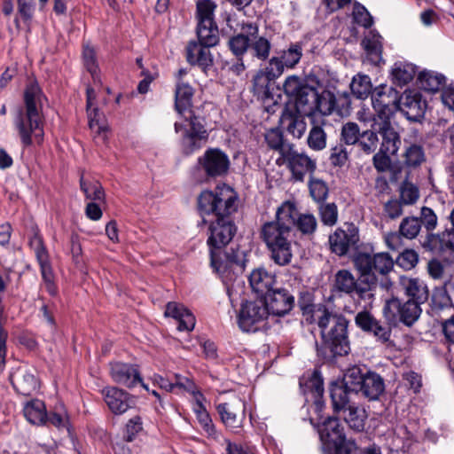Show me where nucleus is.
Wrapping results in <instances>:
<instances>
[{"label": "nucleus", "mask_w": 454, "mask_h": 454, "mask_svg": "<svg viewBox=\"0 0 454 454\" xmlns=\"http://www.w3.org/2000/svg\"><path fill=\"white\" fill-rule=\"evenodd\" d=\"M194 90L188 81H176L175 91V108L181 117L176 121L175 131L180 134L181 148L184 154L190 155L206 145L208 132L201 117L196 114L192 106Z\"/></svg>", "instance_id": "nucleus-1"}, {"label": "nucleus", "mask_w": 454, "mask_h": 454, "mask_svg": "<svg viewBox=\"0 0 454 454\" xmlns=\"http://www.w3.org/2000/svg\"><path fill=\"white\" fill-rule=\"evenodd\" d=\"M45 98L36 82H30L24 91L25 107L20 108L14 119L15 127L25 146L33 142L41 144L43 137V105Z\"/></svg>", "instance_id": "nucleus-2"}, {"label": "nucleus", "mask_w": 454, "mask_h": 454, "mask_svg": "<svg viewBox=\"0 0 454 454\" xmlns=\"http://www.w3.org/2000/svg\"><path fill=\"white\" fill-rule=\"evenodd\" d=\"M237 228L231 219L220 218L212 222L209 226L207 245L210 248L211 267L217 272L224 282L231 281L235 270H242L239 260L226 256L222 260L221 252L233 239Z\"/></svg>", "instance_id": "nucleus-3"}, {"label": "nucleus", "mask_w": 454, "mask_h": 454, "mask_svg": "<svg viewBox=\"0 0 454 454\" xmlns=\"http://www.w3.org/2000/svg\"><path fill=\"white\" fill-rule=\"evenodd\" d=\"M260 238L264 243L270 259L278 266L289 265L294 257L291 226L278 219L264 223L260 229Z\"/></svg>", "instance_id": "nucleus-4"}, {"label": "nucleus", "mask_w": 454, "mask_h": 454, "mask_svg": "<svg viewBox=\"0 0 454 454\" xmlns=\"http://www.w3.org/2000/svg\"><path fill=\"white\" fill-rule=\"evenodd\" d=\"M317 323L321 333L324 345L333 356L347 355L350 349L348 335V321L344 316L325 310L316 315Z\"/></svg>", "instance_id": "nucleus-5"}, {"label": "nucleus", "mask_w": 454, "mask_h": 454, "mask_svg": "<svg viewBox=\"0 0 454 454\" xmlns=\"http://www.w3.org/2000/svg\"><path fill=\"white\" fill-rule=\"evenodd\" d=\"M198 208L202 215H214L216 219H231L237 211V195L227 185L217 186L214 191H203L198 197Z\"/></svg>", "instance_id": "nucleus-6"}, {"label": "nucleus", "mask_w": 454, "mask_h": 454, "mask_svg": "<svg viewBox=\"0 0 454 454\" xmlns=\"http://www.w3.org/2000/svg\"><path fill=\"white\" fill-rule=\"evenodd\" d=\"M339 384L353 396L361 393L370 401L379 399L385 390L384 380L380 374L371 371L364 372L357 366L349 368L344 374L343 382Z\"/></svg>", "instance_id": "nucleus-7"}, {"label": "nucleus", "mask_w": 454, "mask_h": 454, "mask_svg": "<svg viewBox=\"0 0 454 454\" xmlns=\"http://www.w3.org/2000/svg\"><path fill=\"white\" fill-rule=\"evenodd\" d=\"M330 396L333 411L341 414L350 428L356 432L363 431L367 414L364 408L355 402V396L347 392L339 383L331 385Z\"/></svg>", "instance_id": "nucleus-8"}, {"label": "nucleus", "mask_w": 454, "mask_h": 454, "mask_svg": "<svg viewBox=\"0 0 454 454\" xmlns=\"http://www.w3.org/2000/svg\"><path fill=\"white\" fill-rule=\"evenodd\" d=\"M355 269L366 285H375L378 276H385L394 268V260L387 253L370 254L356 251L352 258Z\"/></svg>", "instance_id": "nucleus-9"}, {"label": "nucleus", "mask_w": 454, "mask_h": 454, "mask_svg": "<svg viewBox=\"0 0 454 454\" xmlns=\"http://www.w3.org/2000/svg\"><path fill=\"white\" fill-rule=\"evenodd\" d=\"M269 308L263 299L247 301L241 304L238 325L241 331L255 333L264 329L269 317Z\"/></svg>", "instance_id": "nucleus-10"}, {"label": "nucleus", "mask_w": 454, "mask_h": 454, "mask_svg": "<svg viewBox=\"0 0 454 454\" xmlns=\"http://www.w3.org/2000/svg\"><path fill=\"white\" fill-rule=\"evenodd\" d=\"M400 97L396 90L380 85L372 91V104L375 110L373 121L390 120L399 108Z\"/></svg>", "instance_id": "nucleus-11"}, {"label": "nucleus", "mask_w": 454, "mask_h": 454, "mask_svg": "<svg viewBox=\"0 0 454 454\" xmlns=\"http://www.w3.org/2000/svg\"><path fill=\"white\" fill-rule=\"evenodd\" d=\"M421 304L413 300L402 301L398 298H392L387 301L383 308V314L390 322H395L399 318L402 323L411 326L420 317L422 312Z\"/></svg>", "instance_id": "nucleus-12"}, {"label": "nucleus", "mask_w": 454, "mask_h": 454, "mask_svg": "<svg viewBox=\"0 0 454 454\" xmlns=\"http://www.w3.org/2000/svg\"><path fill=\"white\" fill-rule=\"evenodd\" d=\"M277 217L286 221L288 225L295 227L302 235L309 237L315 233L317 227V218L312 214H301L290 201L284 202L278 207Z\"/></svg>", "instance_id": "nucleus-13"}, {"label": "nucleus", "mask_w": 454, "mask_h": 454, "mask_svg": "<svg viewBox=\"0 0 454 454\" xmlns=\"http://www.w3.org/2000/svg\"><path fill=\"white\" fill-rule=\"evenodd\" d=\"M328 241L333 253L344 256L350 249H357L360 241L358 228L354 223H345L329 236Z\"/></svg>", "instance_id": "nucleus-14"}, {"label": "nucleus", "mask_w": 454, "mask_h": 454, "mask_svg": "<svg viewBox=\"0 0 454 454\" xmlns=\"http://www.w3.org/2000/svg\"><path fill=\"white\" fill-rule=\"evenodd\" d=\"M333 287L346 294H356L362 300H371L373 297L372 289L364 280L358 283L353 273L348 270H338L333 278Z\"/></svg>", "instance_id": "nucleus-15"}, {"label": "nucleus", "mask_w": 454, "mask_h": 454, "mask_svg": "<svg viewBox=\"0 0 454 454\" xmlns=\"http://www.w3.org/2000/svg\"><path fill=\"white\" fill-rule=\"evenodd\" d=\"M282 158L296 181H302L306 174L312 173L316 168V162L307 154L297 152L293 145L288 144L282 149Z\"/></svg>", "instance_id": "nucleus-16"}, {"label": "nucleus", "mask_w": 454, "mask_h": 454, "mask_svg": "<svg viewBox=\"0 0 454 454\" xmlns=\"http://www.w3.org/2000/svg\"><path fill=\"white\" fill-rule=\"evenodd\" d=\"M216 410L225 427L233 432H239L245 419V403L240 398L234 397L229 402L219 403Z\"/></svg>", "instance_id": "nucleus-17"}, {"label": "nucleus", "mask_w": 454, "mask_h": 454, "mask_svg": "<svg viewBox=\"0 0 454 454\" xmlns=\"http://www.w3.org/2000/svg\"><path fill=\"white\" fill-rule=\"evenodd\" d=\"M199 163L205 173L211 177L225 175L230 168L228 155L218 148H209L199 158Z\"/></svg>", "instance_id": "nucleus-18"}, {"label": "nucleus", "mask_w": 454, "mask_h": 454, "mask_svg": "<svg viewBox=\"0 0 454 454\" xmlns=\"http://www.w3.org/2000/svg\"><path fill=\"white\" fill-rule=\"evenodd\" d=\"M372 128L381 136L380 153L395 155L400 148L401 139L390 120L373 121Z\"/></svg>", "instance_id": "nucleus-19"}, {"label": "nucleus", "mask_w": 454, "mask_h": 454, "mask_svg": "<svg viewBox=\"0 0 454 454\" xmlns=\"http://www.w3.org/2000/svg\"><path fill=\"white\" fill-rule=\"evenodd\" d=\"M273 82L274 80L262 69L255 74L252 81L253 93L262 101L265 110L270 114L275 113L276 107L279 106L276 100L273 101L272 104L270 103V101L273 100L270 92V87Z\"/></svg>", "instance_id": "nucleus-20"}, {"label": "nucleus", "mask_w": 454, "mask_h": 454, "mask_svg": "<svg viewBox=\"0 0 454 454\" xmlns=\"http://www.w3.org/2000/svg\"><path fill=\"white\" fill-rule=\"evenodd\" d=\"M267 302L269 313L283 316L288 313L294 304V297L286 289L271 290L262 298Z\"/></svg>", "instance_id": "nucleus-21"}, {"label": "nucleus", "mask_w": 454, "mask_h": 454, "mask_svg": "<svg viewBox=\"0 0 454 454\" xmlns=\"http://www.w3.org/2000/svg\"><path fill=\"white\" fill-rule=\"evenodd\" d=\"M87 94V113L89 119V126L91 131L95 134V136L100 138L102 141H106V132L107 130V125L101 116L98 109L97 107H93L95 105L96 93L95 90L88 87L86 90Z\"/></svg>", "instance_id": "nucleus-22"}, {"label": "nucleus", "mask_w": 454, "mask_h": 454, "mask_svg": "<svg viewBox=\"0 0 454 454\" xmlns=\"http://www.w3.org/2000/svg\"><path fill=\"white\" fill-rule=\"evenodd\" d=\"M110 373L116 383L127 387H133L142 381L137 368L132 364L121 362L112 363Z\"/></svg>", "instance_id": "nucleus-23"}, {"label": "nucleus", "mask_w": 454, "mask_h": 454, "mask_svg": "<svg viewBox=\"0 0 454 454\" xmlns=\"http://www.w3.org/2000/svg\"><path fill=\"white\" fill-rule=\"evenodd\" d=\"M304 115L290 108H285L282 112L281 125L294 138H301L307 129Z\"/></svg>", "instance_id": "nucleus-24"}, {"label": "nucleus", "mask_w": 454, "mask_h": 454, "mask_svg": "<svg viewBox=\"0 0 454 454\" xmlns=\"http://www.w3.org/2000/svg\"><path fill=\"white\" fill-rule=\"evenodd\" d=\"M166 317H171L178 322L179 331H192L195 326V317L183 304L169 301L164 312Z\"/></svg>", "instance_id": "nucleus-25"}, {"label": "nucleus", "mask_w": 454, "mask_h": 454, "mask_svg": "<svg viewBox=\"0 0 454 454\" xmlns=\"http://www.w3.org/2000/svg\"><path fill=\"white\" fill-rule=\"evenodd\" d=\"M105 402L114 414H122L131 407L132 401L128 393L117 387H106L103 390Z\"/></svg>", "instance_id": "nucleus-26"}, {"label": "nucleus", "mask_w": 454, "mask_h": 454, "mask_svg": "<svg viewBox=\"0 0 454 454\" xmlns=\"http://www.w3.org/2000/svg\"><path fill=\"white\" fill-rule=\"evenodd\" d=\"M318 433L321 441L327 445L333 447L339 442H343L346 438L344 434V427L341 426L340 420L336 418H328L325 419L318 428Z\"/></svg>", "instance_id": "nucleus-27"}, {"label": "nucleus", "mask_w": 454, "mask_h": 454, "mask_svg": "<svg viewBox=\"0 0 454 454\" xmlns=\"http://www.w3.org/2000/svg\"><path fill=\"white\" fill-rule=\"evenodd\" d=\"M242 29L250 35L249 50L253 55L260 60L267 59L271 48L270 41L263 36H259L257 26L252 23L247 24Z\"/></svg>", "instance_id": "nucleus-28"}, {"label": "nucleus", "mask_w": 454, "mask_h": 454, "mask_svg": "<svg viewBox=\"0 0 454 454\" xmlns=\"http://www.w3.org/2000/svg\"><path fill=\"white\" fill-rule=\"evenodd\" d=\"M249 283L254 292L264 297L272 290L276 283V276L265 268L259 267L250 273Z\"/></svg>", "instance_id": "nucleus-29"}, {"label": "nucleus", "mask_w": 454, "mask_h": 454, "mask_svg": "<svg viewBox=\"0 0 454 454\" xmlns=\"http://www.w3.org/2000/svg\"><path fill=\"white\" fill-rule=\"evenodd\" d=\"M408 120L412 121H420L426 110V102L421 99L418 93L413 95L406 94L403 101L399 102V108Z\"/></svg>", "instance_id": "nucleus-30"}, {"label": "nucleus", "mask_w": 454, "mask_h": 454, "mask_svg": "<svg viewBox=\"0 0 454 454\" xmlns=\"http://www.w3.org/2000/svg\"><path fill=\"white\" fill-rule=\"evenodd\" d=\"M14 388L24 395H29L38 388L35 375L25 368H19L10 375Z\"/></svg>", "instance_id": "nucleus-31"}, {"label": "nucleus", "mask_w": 454, "mask_h": 454, "mask_svg": "<svg viewBox=\"0 0 454 454\" xmlns=\"http://www.w3.org/2000/svg\"><path fill=\"white\" fill-rule=\"evenodd\" d=\"M382 40L379 33L370 31L362 41L366 60L372 65H380L382 62Z\"/></svg>", "instance_id": "nucleus-32"}, {"label": "nucleus", "mask_w": 454, "mask_h": 454, "mask_svg": "<svg viewBox=\"0 0 454 454\" xmlns=\"http://www.w3.org/2000/svg\"><path fill=\"white\" fill-rule=\"evenodd\" d=\"M327 122L325 119L312 117L311 126L307 137L308 146L314 151H322L326 147L327 134L325 127Z\"/></svg>", "instance_id": "nucleus-33"}, {"label": "nucleus", "mask_w": 454, "mask_h": 454, "mask_svg": "<svg viewBox=\"0 0 454 454\" xmlns=\"http://www.w3.org/2000/svg\"><path fill=\"white\" fill-rule=\"evenodd\" d=\"M295 105L290 110L310 115L315 112L317 106V91L311 86H304L301 90L294 97Z\"/></svg>", "instance_id": "nucleus-34"}, {"label": "nucleus", "mask_w": 454, "mask_h": 454, "mask_svg": "<svg viewBox=\"0 0 454 454\" xmlns=\"http://www.w3.org/2000/svg\"><path fill=\"white\" fill-rule=\"evenodd\" d=\"M400 284L404 290L409 300H413L420 303H425L428 300L429 291L427 285L419 278L402 277Z\"/></svg>", "instance_id": "nucleus-35"}, {"label": "nucleus", "mask_w": 454, "mask_h": 454, "mask_svg": "<svg viewBox=\"0 0 454 454\" xmlns=\"http://www.w3.org/2000/svg\"><path fill=\"white\" fill-rule=\"evenodd\" d=\"M201 43L191 42L186 47V59L192 65H198L202 68H207L213 64V59L208 50Z\"/></svg>", "instance_id": "nucleus-36"}, {"label": "nucleus", "mask_w": 454, "mask_h": 454, "mask_svg": "<svg viewBox=\"0 0 454 454\" xmlns=\"http://www.w3.org/2000/svg\"><path fill=\"white\" fill-rule=\"evenodd\" d=\"M427 242L432 250L454 253V229H447L439 234H430Z\"/></svg>", "instance_id": "nucleus-37"}, {"label": "nucleus", "mask_w": 454, "mask_h": 454, "mask_svg": "<svg viewBox=\"0 0 454 454\" xmlns=\"http://www.w3.org/2000/svg\"><path fill=\"white\" fill-rule=\"evenodd\" d=\"M24 416L33 425H43L47 421L46 407L43 401L35 399L26 403Z\"/></svg>", "instance_id": "nucleus-38"}, {"label": "nucleus", "mask_w": 454, "mask_h": 454, "mask_svg": "<svg viewBox=\"0 0 454 454\" xmlns=\"http://www.w3.org/2000/svg\"><path fill=\"white\" fill-rule=\"evenodd\" d=\"M419 86L422 90L436 92L445 83V77L433 71H423L419 75Z\"/></svg>", "instance_id": "nucleus-39"}, {"label": "nucleus", "mask_w": 454, "mask_h": 454, "mask_svg": "<svg viewBox=\"0 0 454 454\" xmlns=\"http://www.w3.org/2000/svg\"><path fill=\"white\" fill-rule=\"evenodd\" d=\"M298 306L302 313L306 322L312 324L317 317L316 315L322 310H325L326 307L322 304H314L311 296L309 294H303L298 301Z\"/></svg>", "instance_id": "nucleus-40"}, {"label": "nucleus", "mask_w": 454, "mask_h": 454, "mask_svg": "<svg viewBox=\"0 0 454 454\" xmlns=\"http://www.w3.org/2000/svg\"><path fill=\"white\" fill-rule=\"evenodd\" d=\"M197 35L200 43L206 47H213L216 45L219 40L218 28L215 22L210 23L209 25L198 23Z\"/></svg>", "instance_id": "nucleus-41"}, {"label": "nucleus", "mask_w": 454, "mask_h": 454, "mask_svg": "<svg viewBox=\"0 0 454 454\" xmlns=\"http://www.w3.org/2000/svg\"><path fill=\"white\" fill-rule=\"evenodd\" d=\"M371 78L366 74H358L352 79L350 89L357 98H366L372 93Z\"/></svg>", "instance_id": "nucleus-42"}, {"label": "nucleus", "mask_w": 454, "mask_h": 454, "mask_svg": "<svg viewBox=\"0 0 454 454\" xmlns=\"http://www.w3.org/2000/svg\"><path fill=\"white\" fill-rule=\"evenodd\" d=\"M392 75L399 85H404L413 79L415 67L411 64L397 62L393 67Z\"/></svg>", "instance_id": "nucleus-43"}, {"label": "nucleus", "mask_w": 454, "mask_h": 454, "mask_svg": "<svg viewBox=\"0 0 454 454\" xmlns=\"http://www.w3.org/2000/svg\"><path fill=\"white\" fill-rule=\"evenodd\" d=\"M421 230V222L418 217H405L399 225V233L402 237L413 239Z\"/></svg>", "instance_id": "nucleus-44"}, {"label": "nucleus", "mask_w": 454, "mask_h": 454, "mask_svg": "<svg viewBox=\"0 0 454 454\" xmlns=\"http://www.w3.org/2000/svg\"><path fill=\"white\" fill-rule=\"evenodd\" d=\"M40 265V270L47 292L51 295L57 294V288L54 284V274L49 260V256L37 260Z\"/></svg>", "instance_id": "nucleus-45"}, {"label": "nucleus", "mask_w": 454, "mask_h": 454, "mask_svg": "<svg viewBox=\"0 0 454 454\" xmlns=\"http://www.w3.org/2000/svg\"><path fill=\"white\" fill-rule=\"evenodd\" d=\"M357 145L360 149L366 154L374 153L379 145L378 132L375 131L372 128V129H367L362 132L360 134Z\"/></svg>", "instance_id": "nucleus-46"}, {"label": "nucleus", "mask_w": 454, "mask_h": 454, "mask_svg": "<svg viewBox=\"0 0 454 454\" xmlns=\"http://www.w3.org/2000/svg\"><path fill=\"white\" fill-rule=\"evenodd\" d=\"M216 4L211 0H199L197 2V16L198 23L207 24L214 21V12Z\"/></svg>", "instance_id": "nucleus-47"}, {"label": "nucleus", "mask_w": 454, "mask_h": 454, "mask_svg": "<svg viewBox=\"0 0 454 454\" xmlns=\"http://www.w3.org/2000/svg\"><path fill=\"white\" fill-rule=\"evenodd\" d=\"M425 160V153L421 145L411 144L404 152V162L411 167H417Z\"/></svg>", "instance_id": "nucleus-48"}, {"label": "nucleus", "mask_w": 454, "mask_h": 454, "mask_svg": "<svg viewBox=\"0 0 454 454\" xmlns=\"http://www.w3.org/2000/svg\"><path fill=\"white\" fill-rule=\"evenodd\" d=\"M335 95L330 91H324L322 94L317 93V106L315 111H318L323 115L331 114L335 112Z\"/></svg>", "instance_id": "nucleus-49"}, {"label": "nucleus", "mask_w": 454, "mask_h": 454, "mask_svg": "<svg viewBox=\"0 0 454 454\" xmlns=\"http://www.w3.org/2000/svg\"><path fill=\"white\" fill-rule=\"evenodd\" d=\"M82 58L84 66L86 69L90 73L93 81L100 82V79L98 74V68L94 48L87 44L84 45Z\"/></svg>", "instance_id": "nucleus-50"}, {"label": "nucleus", "mask_w": 454, "mask_h": 454, "mask_svg": "<svg viewBox=\"0 0 454 454\" xmlns=\"http://www.w3.org/2000/svg\"><path fill=\"white\" fill-rule=\"evenodd\" d=\"M250 35L239 34L229 40V47L232 53L237 56H242L249 49Z\"/></svg>", "instance_id": "nucleus-51"}, {"label": "nucleus", "mask_w": 454, "mask_h": 454, "mask_svg": "<svg viewBox=\"0 0 454 454\" xmlns=\"http://www.w3.org/2000/svg\"><path fill=\"white\" fill-rule=\"evenodd\" d=\"M302 56L301 47L298 44H292L286 51H284L279 59H282L286 68H294Z\"/></svg>", "instance_id": "nucleus-52"}, {"label": "nucleus", "mask_w": 454, "mask_h": 454, "mask_svg": "<svg viewBox=\"0 0 454 454\" xmlns=\"http://www.w3.org/2000/svg\"><path fill=\"white\" fill-rule=\"evenodd\" d=\"M81 189L84 192L86 198L91 200H104L105 193L102 186L98 182H90L81 178Z\"/></svg>", "instance_id": "nucleus-53"}, {"label": "nucleus", "mask_w": 454, "mask_h": 454, "mask_svg": "<svg viewBox=\"0 0 454 454\" xmlns=\"http://www.w3.org/2000/svg\"><path fill=\"white\" fill-rule=\"evenodd\" d=\"M433 302L440 309L451 307L450 283H446L443 286L435 289Z\"/></svg>", "instance_id": "nucleus-54"}, {"label": "nucleus", "mask_w": 454, "mask_h": 454, "mask_svg": "<svg viewBox=\"0 0 454 454\" xmlns=\"http://www.w3.org/2000/svg\"><path fill=\"white\" fill-rule=\"evenodd\" d=\"M318 210L321 222L324 224L333 226L337 223L338 209L334 203H322Z\"/></svg>", "instance_id": "nucleus-55"}, {"label": "nucleus", "mask_w": 454, "mask_h": 454, "mask_svg": "<svg viewBox=\"0 0 454 454\" xmlns=\"http://www.w3.org/2000/svg\"><path fill=\"white\" fill-rule=\"evenodd\" d=\"M360 129L355 122H347L341 128L340 138L346 145H352L358 142Z\"/></svg>", "instance_id": "nucleus-56"}, {"label": "nucleus", "mask_w": 454, "mask_h": 454, "mask_svg": "<svg viewBox=\"0 0 454 454\" xmlns=\"http://www.w3.org/2000/svg\"><path fill=\"white\" fill-rule=\"evenodd\" d=\"M32 232L33 234L29 239V246L34 250L36 260L49 256L38 229L36 227L33 228Z\"/></svg>", "instance_id": "nucleus-57"}, {"label": "nucleus", "mask_w": 454, "mask_h": 454, "mask_svg": "<svg viewBox=\"0 0 454 454\" xmlns=\"http://www.w3.org/2000/svg\"><path fill=\"white\" fill-rule=\"evenodd\" d=\"M309 192L314 200L323 202L328 195V187L320 179L311 178L309 184Z\"/></svg>", "instance_id": "nucleus-58"}, {"label": "nucleus", "mask_w": 454, "mask_h": 454, "mask_svg": "<svg viewBox=\"0 0 454 454\" xmlns=\"http://www.w3.org/2000/svg\"><path fill=\"white\" fill-rule=\"evenodd\" d=\"M419 198V189L411 183H404L400 190V201L403 205H412Z\"/></svg>", "instance_id": "nucleus-59"}, {"label": "nucleus", "mask_w": 454, "mask_h": 454, "mask_svg": "<svg viewBox=\"0 0 454 454\" xmlns=\"http://www.w3.org/2000/svg\"><path fill=\"white\" fill-rule=\"evenodd\" d=\"M352 15L354 21L364 27H370L373 23L372 17L369 12L358 3H356L353 6Z\"/></svg>", "instance_id": "nucleus-60"}, {"label": "nucleus", "mask_w": 454, "mask_h": 454, "mask_svg": "<svg viewBox=\"0 0 454 454\" xmlns=\"http://www.w3.org/2000/svg\"><path fill=\"white\" fill-rule=\"evenodd\" d=\"M143 429V423L142 419L139 416H135L132 419H130L127 425H126V430L124 434V441L126 442H132L137 434L141 432Z\"/></svg>", "instance_id": "nucleus-61"}, {"label": "nucleus", "mask_w": 454, "mask_h": 454, "mask_svg": "<svg viewBox=\"0 0 454 454\" xmlns=\"http://www.w3.org/2000/svg\"><path fill=\"white\" fill-rule=\"evenodd\" d=\"M285 68L286 67L281 59L278 57H272L269 60L266 67L262 70L275 81L283 74Z\"/></svg>", "instance_id": "nucleus-62"}, {"label": "nucleus", "mask_w": 454, "mask_h": 454, "mask_svg": "<svg viewBox=\"0 0 454 454\" xmlns=\"http://www.w3.org/2000/svg\"><path fill=\"white\" fill-rule=\"evenodd\" d=\"M304 86L308 85L303 84L299 76L290 75L286 79L283 84V89L286 95L295 97Z\"/></svg>", "instance_id": "nucleus-63"}, {"label": "nucleus", "mask_w": 454, "mask_h": 454, "mask_svg": "<svg viewBox=\"0 0 454 454\" xmlns=\"http://www.w3.org/2000/svg\"><path fill=\"white\" fill-rule=\"evenodd\" d=\"M419 262L418 254L412 249H406L397 258V263L405 270L414 268Z\"/></svg>", "instance_id": "nucleus-64"}]
</instances>
